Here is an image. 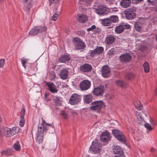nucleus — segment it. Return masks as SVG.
Masks as SVG:
<instances>
[{
  "label": "nucleus",
  "instance_id": "bb28decb",
  "mask_svg": "<svg viewBox=\"0 0 157 157\" xmlns=\"http://www.w3.org/2000/svg\"><path fill=\"white\" fill-rule=\"evenodd\" d=\"M116 85L122 88L125 87L127 86V84L123 80H118L116 82Z\"/></svg>",
  "mask_w": 157,
  "mask_h": 157
},
{
  "label": "nucleus",
  "instance_id": "9b49d317",
  "mask_svg": "<svg viewBox=\"0 0 157 157\" xmlns=\"http://www.w3.org/2000/svg\"><path fill=\"white\" fill-rule=\"evenodd\" d=\"M79 86L81 90H88L90 87L91 83L89 80H84L80 82Z\"/></svg>",
  "mask_w": 157,
  "mask_h": 157
},
{
  "label": "nucleus",
  "instance_id": "69168bd1",
  "mask_svg": "<svg viewBox=\"0 0 157 157\" xmlns=\"http://www.w3.org/2000/svg\"><path fill=\"white\" fill-rule=\"evenodd\" d=\"M1 121V117L0 116V122Z\"/></svg>",
  "mask_w": 157,
  "mask_h": 157
},
{
  "label": "nucleus",
  "instance_id": "a19ab883",
  "mask_svg": "<svg viewBox=\"0 0 157 157\" xmlns=\"http://www.w3.org/2000/svg\"><path fill=\"white\" fill-rule=\"evenodd\" d=\"M145 127L148 130L151 131L153 129V128L148 123H145L144 124Z\"/></svg>",
  "mask_w": 157,
  "mask_h": 157
},
{
  "label": "nucleus",
  "instance_id": "f03ea898",
  "mask_svg": "<svg viewBox=\"0 0 157 157\" xmlns=\"http://www.w3.org/2000/svg\"><path fill=\"white\" fill-rule=\"evenodd\" d=\"M104 105V102L102 101H94L91 104L90 110L99 112Z\"/></svg>",
  "mask_w": 157,
  "mask_h": 157
},
{
  "label": "nucleus",
  "instance_id": "338daca9",
  "mask_svg": "<svg viewBox=\"0 0 157 157\" xmlns=\"http://www.w3.org/2000/svg\"><path fill=\"white\" fill-rule=\"evenodd\" d=\"M139 123L140 124L141 123L140 122H139Z\"/></svg>",
  "mask_w": 157,
  "mask_h": 157
},
{
  "label": "nucleus",
  "instance_id": "58836bf2",
  "mask_svg": "<svg viewBox=\"0 0 157 157\" xmlns=\"http://www.w3.org/2000/svg\"><path fill=\"white\" fill-rule=\"evenodd\" d=\"M14 148L17 151H19L21 148V146L18 141L16 142L13 145Z\"/></svg>",
  "mask_w": 157,
  "mask_h": 157
},
{
  "label": "nucleus",
  "instance_id": "49530a36",
  "mask_svg": "<svg viewBox=\"0 0 157 157\" xmlns=\"http://www.w3.org/2000/svg\"><path fill=\"white\" fill-rule=\"evenodd\" d=\"M5 63V60L4 59H0V68H2L3 67V66Z\"/></svg>",
  "mask_w": 157,
  "mask_h": 157
},
{
  "label": "nucleus",
  "instance_id": "4be33fe9",
  "mask_svg": "<svg viewBox=\"0 0 157 157\" xmlns=\"http://www.w3.org/2000/svg\"><path fill=\"white\" fill-rule=\"evenodd\" d=\"M115 40V38L112 35L108 36L105 38V42L108 44H113Z\"/></svg>",
  "mask_w": 157,
  "mask_h": 157
},
{
  "label": "nucleus",
  "instance_id": "f3484780",
  "mask_svg": "<svg viewBox=\"0 0 157 157\" xmlns=\"http://www.w3.org/2000/svg\"><path fill=\"white\" fill-rule=\"evenodd\" d=\"M79 69L82 72H89L92 70V66L88 63H85L80 67Z\"/></svg>",
  "mask_w": 157,
  "mask_h": 157
},
{
  "label": "nucleus",
  "instance_id": "c756f323",
  "mask_svg": "<svg viewBox=\"0 0 157 157\" xmlns=\"http://www.w3.org/2000/svg\"><path fill=\"white\" fill-rule=\"evenodd\" d=\"M101 20L103 25L105 26H110L112 24L108 18L102 19Z\"/></svg>",
  "mask_w": 157,
  "mask_h": 157
},
{
  "label": "nucleus",
  "instance_id": "a18cd8bd",
  "mask_svg": "<svg viewBox=\"0 0 157 157\" xmlns=\"http://www.w3.org/2000/svg\"><path fill=\"white\" fill-rule=\"evenodd\" d=\"M25 119L24 117H21L20 124L21 127H23L25 123Z\"/></svg>",
  "mask_w": 157,
  "mask_h": 157
},
{
  "label": "nucleus",
  "instance_id": "6e6552de",
  "mask_svg": "<svg viewBox=\"0 0 157 157\" xmlns=\"http://www.w3.org/2000/svg\"><path fill=\"white\" fill-rule=\"evenodd\" d=\"M94 11L98 14L103 15L107 14L108 11L107 8L101 5H98L96 8H94Z\"/></svg>",
  "mask_w": 157,
  "mask_h": 157
},
{
  "label": "nucleus",
  "instance_id": "7c9ffc66",
  "mask_svg": "<svg viewBox=\"0 0 157 157\" xmlns=\"http://www.w3.org/2000/svg\"><path fill=\"white\" fill-rule=\"evenodd\" d=\"M134 105L136 108L138 110H141L143 109V106L141 105L140 101L139 100H137L134 102Z\"/></svg>",
  "mask_w": 157,
  "mask_h": 157
},
{
  "label": "nucleus",
  "instance_id": "37998d69",
  "mask_svg": "<svg viewBox=\"0 0 157 157\" xmlns=\"http://www.w3.org/2000/svg\"><path fill=\"white\" fill-rule=\"evenodd\" d=\"M59 16V15L58 14H54L51 18L52 20L56 21L57 20L58 17Z\"/></svg>",
  "mask_w": 157,
  "mask_h": 157
},
{
  "label": "nucleus",
  "instance_id": "393cba45",
  "mask_svg": "<svg viewBox=\"0 0 157 157\" xmlns=\"http://www.w3.org/2000/svg\"><path fill=\"white\" fill-rule=\"evenodd\" d=\"M131 3V0H121L120 4L122 7L126 8L130 6Z\"/></svg>",
  "mask_w": 157,
  "mask_h": 157
},
{
  "label": "nucleus",
  "instance_id": "f257e3e1",
  "mask_svg": "<svg viewBox=\"0 0 157 157\" xmlns=\"http://www.w3.org/2000/svg\"><path fill=\"white\" fill-rule=\"evenodd\" d=\"M20 130V128L18 127H15L11 128L4 127L2 128L1 132L5 136L10 137L18 133Z\"/></svg>",
  "mask_w": 157,
  "mask_h": 157
},
{
  "label": "nucleus",
  "instance_id": "0eeeda50",
  "mask_svg": "<svg viewBox=\"0 0 157 157\" xmlns=\"http://www.w3.org/2000/svg\"><path fill=\"white\" fill-rule=\"evenodd\" d=\"M73 43L76 50L83 49L86 47L85 43L78 38H74L73 40Z\"/></svg>",
  "mask_w": 157,
  "mask_h": 157
},
{
  "label": "nucleus",
  "instance_id": "052dcab7",
  "mask_svg": "<svg viewBox=\"0 0 157 157\" xmlns=\"http://www.w3.org/2000/svg\"><path fill=\"white\" fill-rule=\"evenodd\" d=\"M129 131L131 132H132V133H133L134 132V130H133V129L132 128H130L129 129Z\"/></svg>",
  "mask_w": 157,
  "mask_h": 157
},
{
  "label": "nucleus",
  "instance_id": "3c124183",
  "mask_svg": "<svg viewBox=\"0 0 157 157\" xmlns=\"http://www.w3.org/2000/svg\"><path fill=\"white\" fill-rule=\"evenodd\" d=\"M25 110L24 108H23L22 109L21 112V114H20V117H24V116H25Z\"/></svg>",
  "mask_w": 157,
  "mask_h": 157
},
{
  "label": "nucleus",
  "instance_id": "5fc2aeb1",
  "mask_svg": "<svg viewBox=\"0 0 157 157\" xmlns=\"http://www.w3.org/2000/svg\"><path fill=\"white\" fill-rule=\"evenodd\" d=\"M96 28V26L95 25H93L91 27L88 28L87 30L88 32L92 31L93 30L95 29Z\"/></svg>",
  "mask_w": 157,
  "mask_h": 157
},
{
  "label": "nucleus",
  "instance_id": "ddd939ff",
  "mask_svg": "<svg viewBox=\"0 0 157 157\" xmlns=\"http://www.w3.org/2000/svg\"><path fill=\"white\" fill-rule=\"evenodd\" d=\"M44 136L37 135L36 138V146L40 150H42L44 148V146L42 144Z\"/></svg>",
  "mask_w": 157,
  "mask_h": 157
},
{
  "label": "nucleus",
  "instance_id": "864d4df0",
  "mask_svg": "<svg viewBox=\"0 0 157 157\" xmlns=\"http://www.w3.org/2000/svg\"><path fill=\"white\" fill-rule=\"evenodd\" d=\"M61 115L64 119H67V115L65 111H62L61 113Z\"/></svg>",
  "mask_w": 157,
  "mask_h": 157
},
{
  "label": "nucleus",
  "instance_id": "c03bdc74",
  "mask_svg": "<svg viewBox=\"0 0 157 157\" xmlns=\"http://www.w3.org/2000/svg\"><path fill=\"white\" fill-rule=\"evenodd\" d=\"M139 113H136V115H137V118L139 121H142L144 120L143 118L142 117L141 115H138Z\"/></svg>",
  "mask_w": 157,
  "mask_h": 157
},
{
  "label": "nucleus",
  "instance_id": "e2e57ef3",
  "mask_svg": "<svg viewBox=\"0 0 157 157\" xmlns=\"http://www.w3.org/2000/svg\"><path fill=\"white\" fill-rule=\"evenodd\" d=\"M155 93H156V95L157 97V88H156L155 90Z\"/></svg>",
  "mask_w": 157,
  "mask_h": 157
},
{
  "label": "nucleus",
  "instance_id": "4c0bfd02",
  "mask_svg": "<svg viewBox=\"0 0 157 157\" xmlns=\"http://www.w3.org/2000/svg\"><path fill=\"white\" fill-rule=\"evenodd\" d=\"M62 99L61 98L56 96L55 98V102L57 105H60L62 103Z\"/></svg>",
  "mask_w": 157,
  "mask_h": 157
},
{
  "label": "nucleus",
  "instance_id": "09e8293b",
  "mask_svg": "<svg viewBox=\"0 0 157 157\" xmlns=\"http://www.w3.org/2000/svg\"><path fill=\"white\" fill-rule=\"evenodd\" d=\"M50 3H49V5L51 6L52 4L53 3H58L60 1V0H49Z\"/></svg>",
  "mask_w": 157,
  "mask_h": 157
},
{
  "label": "nucleus",
  "instance_id": "c9c22d12",
  "mask_svg": "<svg viewBox=\"0 0 157 157\" xmlns=\"http://www.w3.org/2000/svg\"><path fill=\"white\" fill-rule=\"evenodd\" d=\"M144 71L148 73L149 71L150 66L149 63L147 62H145L143 65Z\"/></svg>",
  "mask_w": 157,
  "mask_h": 157
},
{
  "label": "nucleus",
  "instance_id": "cd10ccee",
  "mask_svg": "<svg viewBox=\"0 0 157 157\" xmlns=\"http://www.w3.org/2000/svg\"><path fill=\"white\" fill-rule=\"evenodd\" d=\"M93 96L91 94L84 96V100L87 104L89 103L92 101Z\"/></svg>",
  "mask_w": 157,
  "mask_h": 157
},
{
  "label": "nucleus",
  "instance_id": "f704fd0d",
  "mask_svg": "<svg viewBox=\"0 0 157 157\" xmlns=\"http://www.w3.org/2000/svg\"><path fill=\"white\" fill-rule=\"evenodd\" d=\"M141 24L139 22H137L135 23L134 24V27L136 30L139 31L142 29Z\"/></svg>",
  "mask_w": 157,
  "mask_h": 157
},
{
  "label": "nucleus",
  "instance_id": "6ab92c4d",
  "mask_svg": "<svg viewBox=\"0 0 157 157\" xmlns=\"http://www.w3.org/2000/svg\"><path fill=\"white\" fill-rule=\"evenodd\" d=\"M111 137L109 133L108 132H105L100 136V140L102 141L106 142L110 140Z\"/></svg>",
  "mask_w": 157,
  "mask_h": 157
},
{
  "label": "nucleus",
  "instance_id": "aec40b11",
  "mask_svg": "<svg viewBox=\"0 0 157 157\" xmlns=\"http://www.w3.org/2000/svg\"><path fill=\"white\" fill-rule=\"evenodd\" d=\"M46 85L48 87V89L51 92L54 93H57L58 90L57 89L56 85L52 82H48Z\"/></svg>",
  "mask_w": 157,
  "mask_h": 157
},
{
  "label": "nucleus",
  "instance_id": "8fccbe9b",
  "mask_svg": "<svg viewBox=\"0 0 157 157\" xmlns=\"http://www.w3.org/2000/svg\"><path fill=\"white\" fill-rule=\"evenodd\" d=\"M147 1L149 3L150 5H155L157 0H147Z\"/></svg>",
  "mask_w": 157,
  "mask_h": 157
},
{
  "label": "nucleus",
  "instance_id": "a878e982",
  "mask_svg": "<svg viewBox=\"0 0 157 157\" xmlns=\"http://www.w3.org/2000/svg\"><path fill=\"white\" fill-rule=\"evenodd\" d=\"M70 57L67 55H63L59 58V60L61 63H66L70 60Z\"/></svg>",
  "mask_w": 157,
  "mask_h": 157
},
{
  "label": "nucleus",
  "instance_id": "2eb2a0df",
  "mask_svg": "<svg viewBox=\"0 0 157 157\" xmlns=\"http://www.w3.org/2000/svg\"><path fill=\"white\" fill-rule=\"evenodd\" d=\"M105 88L104 86L100 85L98 87L95 88L93 92L94 94L97 96H101L104 93Z\"/></svg>",
  "mask_w": 157,
  "mask_h": 157
},
{
  "label": "nucleus",
  "instance_id": "774afa93",
  "mask_svg": "<svg viewBox=\"0 0 157 157\" xmlns=\"http://www.w3.org/2000/svg\"><path fill=\"white\" fill-rule=\"evenodd\" d=\"M156 11L157 12V10H156Z\"/></svg>",
  "mask_w": 157,
  "mask_h": 157
},
{
  "label": "nucleus",
  "instance_id": "a211bd4d",
  "mask_svg": "<svg viewBox=\"0 0 157 157\" xmlns=\"http://www.w3.org/2000/svg\"><path fill=\"white\" fill-rule=\"evenodd\" d=\"M104 50V48L102 47H97L94 50H93L91 52L90 56L92 57L101 54Z\"/></svg>",
  "mask_w": 157,
  "mask_h": 157
},
{
  "label": "nucleus",
  "instance_id": "412c9836",
  "mask_svg": "<svg viewBox=\"0 0 157 157\" xmlns=\"http://www.w3.org/2000/svg\"><path fill=\"white\" fill-rule=\"evenodd\" d=\"M69 71L66 68H63L61 70L59 74V76L61 78L65 80L66 79L68 76Z\"/></svg>",
  "mask_w": 157,
  "mask_h": 157
},
{
  "label": "nucleus",
  "instance_id": "9d476101",
  "mask_svg": "<svg viewBox=\"0 0 157 157\" xmlns=\"http://www.w3.org/2000/svg\"><path fill=\"white\" fill-rule=\"evenodd\" d=\"M81 98L79 95L75 94L71 97L69 102L72 105L78 104L81 101Z\"/></svg>",
  "mask_w": 157,
  "mask_h": 157
},
{
  "label": "nucleus",
  "instance_id": "72a5a7b5",
  "mask_svg": "<svg viewBox=\"0 0 157 157\" xmlns=\"http://www.w3.org/2000/svg\"><path fill=\"white\" fill-rule=\"evenodd\" d=\"M42 121L43 122V123H42V124H43V125H44V126L45 127H47L49 128L48 127H50V128H52L53 130L54 129V126L53 125V124H48L46 123L45 121H44L43 118H42ZM49 129V128H48V129Z\"/></svg>",
  "mask_w": 157,
  "mask_h": 157
},
{
  "label": "nucleus",
  "instance_id": "e433bc0d",
  "mask_svg": "<svg viewBox=\"0 0 157 157\" xmlns=\"http://www.w3.org/2000/svg\"><path fill=\"white\" fill-rule=\"evenodd\" d=\"M25 3H27L26 6V8L28 10H29L31 8L32 4H31V0H23Z\"/></svg>",
  "mask_w": 157,
  "mask_h": 157
},
{
  "label": "nucleus",
  "instance_id": "680f3d73",
  "mask_svg": "<svg viewBox=\"0 0 157 157\" xmlns=\"http://www.w3.org/2000/svg\"><path fill=\"white\" fill-rule=\"evenodd\" d=\"M79 9L80 10H81V11H82L83 10H84V9L83 8L82 6H80L79 7Z\"/></svg>",
  "mask_w": 157,
  "mask_h": 157
},
{
  "label": "nucleus",
  "instance_id": "f8f14e48",
  "mask_svg": "<svg viewBox=\"0 0 157 157\" xmlns=\"http://www.w3.org/2000/svg\"><path fill=\"white\" fill-rule=\"evenodd\" d=\"M132 56L129 53H126L121 55L119 57V60L124 63L129 62L131 60Z\"/></svg>",
  "mask_w": 157,
  "mask_h": 157
},
{
  "label": "nucleus",
  "instance_id": "de8ad7c7",
  "mask_svg": "<svg viewBox=\"0 0 157 157\" xmlns=\"http://www.w3.org/2000/svg\"><path fill=\"white\" fill-rule=\"evenodd\" d=\"M77 34L80 36H83L85 33V32L83 30L77 31Z\"/></svg>",
  "mask_w": 157,
  "mask_h": 157
},
{
  "label": "nucleus",
  "instance_id": "20e7f679",
  "mask_svg": "<svg viewBox=\"0 0 157 157\" xmlns=\"http://www.w3.org/2000/svg\"><path fill=\"white\" fill-rule=\"evenodd\" d=\"M47 29V28L46 26H37L31 29L29 32V35L34 36L40 33H45Z\"/></svg>",
  "mask_w": 157,
  "mask_h": 157
},
{
  "label": "nucleus",
  "instance_id": "4d7b16f0",
  "mask_svg": "<svg viewBox=\"0 0 157 157\" xmlns=\"http://www.w3.org/2000/svg\"><path fill=\"white\" fill-rule=\"evenodd\" d=\"M1 154L2 155H6L7 156L9 155L8 151H2L1 152Z\"/></svg>",
  "mask_w": 157,
  "mask_h": 157
},
{
  "label": "nucleus",
  "instance_id": "79ce46f5",
  "mask_svg": "<svg viewBox=\"0 0 157 157\" xmlns=\"http://www.w3.org/2000/svg\"><path fill=\"white\" fill-rule=\"evenodd\" d=\"M116 52V50L114 48H112L109 51V53L111 55L115 54Z\"/></svg>",
  "mask_w": 157,
  "mask_h": 157
},
{
  "label": "nucleus",
  "instance_id": "dca6fc26",
  "mask_svg": "<svg viewBox=\"0 0 157 157\" xmlns=\"http://www.w3.org/2000/svg\"><path fill=\"white\" fill-rule=\"evenodd\" d=\"M101 74L102 76L105 78H108L110 75L111 71L108 65H105L102 68Z\"/></svg>",
  "mask_w": 157,
  "mask_h": 157
},
{
  "label": "nucleus",
  "instance_id": "c85d7f7f",
  "mask_svg": "<svg viewBox=\"0 0 157 157\" xmlns=\"http://www.w3.org/2000/svg\"><path fill=\"white\" fill-rule=\"evenodd\" d=\"M135 75L133 73L129 72L126 74L125 75L126 79L129 80H131L134 78Z\"/></svg>",
  "mask_w": 157,
  "mask_h": 157
},
{
  "label": "nucleus",
  "instance_id": "603ef678",
  "mask_svg": "<svg viewBox=\"0 0 157 157\" xmlns=\"http://www.w3.org/2000/svg\"><path fill=\"white\" fill-rule=\"evenodd\" d=\"M50 77L52 80L54 79L56 77L55 74L53 72H52L50 73Z\"/></svg>",
  "mask_w": 157,
  "mask_h": 157
},
{
  "label": "nucleus",
  "instance_id": "b1692460",
  "mask_svg": "<svg viewBox=\"0 0 157 157\" xmlns=\"http://www.w3.org/2000/svg\"><path fill=\"white\" fill-rule=\"evenodd\" d=\"M48 129V128L45 127L44 126V125H41L38 126L37 133V135L44 136V132H45Z\"/></svg>",
  "mask_w": 157,
  "mask_h": 157
},
{
  "label": "nucleus",
  "instance_id": "ea45409f",
  "mask_svg": "<svg viewBox=\"0 0 157 157\" xmlns=\"http://www.w3.org/2000/svg\"><path fill=\"white\" fill-rule=\"evenodd\" d=\"M21 63L22 66L24 67L25 68H26L25 64L27 63L28 59H25L24 57H22L21 59Z\"/></svg>",
  "mask_w": 157,
  "mask_h": 157
},
{
  "label": "nucleus",
  "instance_id": "0e129e2a",
  "mask_svg": "<svg viewBox=\"0 0 157 157\" xmlns=\"http://www.w3.org/2000/svg\"><path fill=\"white\" fill-rule=\"evenodd\" d=\"M4 0H0V3L2 2H3Z\"/></svg>",
  "mask_w": 157,
  "mask_h": 157
},
{
  "label": "nucleus",
  "instance_id": "5701e85b",
  "mask_svg": "<svg viewBox=\"0 0 157 157\" xmlns=\"http://www.w3.org/2000/svg\"><path fill=\"white\" fill-rule=\"evenodd\" d=\"M77 19L80 23H85L87 21L88 18L84 14H78L77 15Z\"/></svg>",
  "mask_w": 157,
  "mask_h": 157
},
{
  "label": "nucleus",
  "instance_id": "7ed1b4c3",
  "mask_svg": "<svg viewBox=\"0 0 157 157\" xmlns=\"http://www.w3.org/2000/svg\"><path fill=\"white\" fill-rule=\"evenodd\" d=\"M136 7L134 6L125 10L124 13L126 19L130 20L135 18L136 17Z\"/></svg>",
  "mask_w": 157,
  "mask_h": 157
},
{
  "label": "nucleus",
  "instance_id": "2f4dec72",
  "mask_svg": "<svg viewBox=\"0 0 157 157\" xmlns=\"http://www.w3.org/2000/svg\"><path fill=\"white\" fill-rule=\"evenodd\" d=\"M111 24L112 22L116 23L118 20V17L117 16L113 15L108 18Z\"/></svg>",
  "mask_w": 157,
  "mask_h": 157
},
{
  "label": "nucleus",
  "instance_id": "6e6d98bb",
  "mask_svg": "<svg viewBox=\"0 0 157 157\" xmlns=\"http://www.w3.org/2000/svg\"><path fill=\"white\" fill-rule=\"evenodd\" d=\"M143 0H132V2L133 3L137 4L139 2H142Z\"/></svg>",
  "mask_w": 157,
  "mask_h": 157
},
{
  "label": "nucleus",
  "instance_id": "39448f33",
  "mask_svg": "<svg viewBox=\"0 0 157 157\" xmlns=\"http://www.w3.org/2000/svg\"><path fill=\"white\" fill-rule=\"evenodd\" d=\"M102 145L97 140L92 142L91 145L89 148L90 150L94 153H100Z\"/></svg>",
  "mask_w": 157,
  "mask_h": 157
},
{
  "label": "nucleus",
  "instance_id": "1a4fd4ad",
  "mask_svg": "<svg viewBox=\"0 0 157 157\" xmlns=\"http://www.w3.org/2000/svg\"><path fill=\"white\" fill-rule=\"evenodd\" d=\"M113 147V152L115 157H125L124 153L122 148L119 146H114Z\"/></svg>",
  "mask_w": 157,
  "mask_h": 157
},
{
  "label": "nucleus",
  "instance_id": "423d86ee",
  "mask_svg": "<svg viewBox=\"0 0 157 157\" xmlns=\"http://www.w3.org/2000/svg\"><path fill=\"white\" fill-rule=\"evenodd\" d=\"M112 133L118 140L124 144L125 143L126 141L125 137L121 131L117 129H114L112 130Z\"/></svg>",
  "mask_w": 157,
  "mask_h": 157
},
{
  "label": "nucleus",
  "instance_id": "473e14b6",
  "mask_svg": "<svg viewBox=\"0 0 157 157\" xmlns=\"http://www.w3.org/2000/svg\"><path fill=\"white\" fill-rule=\"evenodd\" d=\"M92 0H83V1H79V4L81 5L82 4L85 5L86 6H89L91 4Z\"/></svg>",
  "mask_w": 157,
  "mask_h": 157
},
{
  "label": "nucleus",
  "instance_id": "13d9d810",
  "mask_svg": "<svg viewBox=\"0 0 157 157\" xmlns=\"http://www.w3.org/2000/svg\"><path fill=\"white\" fill-rule=\"evenodd\" d=\"M150 122L152 125H156V122L155 121L152 119H151Z\"/></svg>",
  "mask_w": 157,
  "mask_h": 157
},
{
  "label": "nucleus",
  "instance_id": "bf43d9fd",
  "mask_svg": "<svg viewBox=\"0 0 157 157\" xmlns=\"http://www.w3.org/2000/svg\"><path fill=\"white\" fill-rule=\"evenodd\" d=\"M155 150H156L153 147H152L150 149V151L151 152H154V151H155Z\"/></svg>",
  "mask_w": 157,
  "mask_h": 157
},
{
  "label": "nucleus",
  "instance_id": "4468645a",
  "mask_svg": "<svg viewBox=\"0 0 157 157\" xmlns=\"http://www.w3.org/2000/svg\"><path fill=\"white\" fill-rule=\"evenodd\" d=\"M131 28V26L129 25L125 24L117 26L115 29V32L117 34H120L122 33L125 29H129Z\"/></svg>",
  "mask_w": 157,
  "mask_h": 157
}]
</instances>
